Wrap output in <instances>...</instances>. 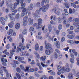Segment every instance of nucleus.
<instances>
[{
    "instance_id": "1",
    "label": "nucleus",
    "mask_w": 79,
    "mask_h": 79,
    "mask_svg": "<svg viewBox=\"0 0 79 79\" xmlns=\"http://www.w3.org/2000/svg\"><path fill=\"white\" fill-rule=\"evenodd\" d=\"M50 4H48L46 5L43 6L42 7H39V10H37L36 11L35 13L33 14V16L37 17L40 15V11L42 10L43 12H46L48 9Z\"/></svg>"
},
{
    "instance_id": "2",
    "label": "nucleus",
    "mask_w": 79,
    "mask_h": 79,
    "mask_svg": "<svg viewBox=\"0 0 79 79\" xmlns=\"http://www.w3.org/2000/svg\"><path fill=\"white\" fill-rule=\"evenodd\" d=\"M17 2H15L14 4V5L13 4H10L9 6V4H8V1H6V3L7 6L8 8H10L11 10H15L17 6L19 5V0H16Z\"/></svg>"
},
{
    "instance_id": "3",
    "label": "nucleus",
    "mask_w": 79,
    "mask_h": 79,
    "mask_svg": "<svg viewBox=\"0 0 79 79\" xmlns=\"http://www.w3.org/2000/svg\"><path fill=\"white\" fill-rule=\"evenodd\" d=\"M12 46L13 47V48L12 49V50H10V53L11 56H12L14 54V52H15V50L16 49V46L15 45V44L13 43L12 44Z\"/></svg>"
},
{
    "instance_id": "4",
    "label": "nucleus",
    "mask_w": 79,
    "mask_h": 79,
    "mask_svg": "<svg viewBox=\"0 0 79 79\" xmlns=\"http://www.w3.org/2000/svg\"><path fill=\"white\" fill-rule=\"evenodd\" d=\"M71 71V69L69 67L66 68L65 67H62V71H61V73L63 74L64 73L66 72L67 73H69Z\"/></svg>"
},
{
    "instance_id": "5",
    "label": "nucleus",
    "mask_w": 79,
    "mask_h": 79,
    "mask_svg": "<svg viewBox=\"0 0 79 79\" xmlns=\"http://www.w3.org/2000/svg\"><path fill=\"white\" fill-rule=\"evenodd\" d=\"M28 12L27 11V9L26 8H24L22 10V12L21 13L20 17L21 18H23L24 16L25 15H27Z\"/></svg>"
},
{
    "instance_id": "6",
    "label": "nucleus",
    "mask_w": 79,
    "mask_h": 79,
    "mask_svg": "<svg viewBox=\"0 0 79 79\" xmlns=\"http://www.w3.org/2000/svg\"><path fill=\"white\" fill-rule=\"evenodd\" d=\"M73 20L75 22H74L73 23V26H77L79 25V18H74L73 19Z\"/></svg>"
},
{
    "instance_id": "7",
    "label": "nucleus",
    "mask_w": 79,
    "mask_h": 79,
    "mask_svg": "<svg viewBox=\"0 0 79 79\" xmlns=\"http://www.w3.org/2000/svg\"><path fill=\"white\" fill-rule=\"evenodd\" d=\"M2 70H4L5 72L6 71V67L4 66H1L0 67V74L1 75V76H3V71H2Z\"/></svg>"
},
{
    "instance_id": "8",
    "label": "nucleus",
    "mask_w": 79,
    "mask_h": 79,
    "mask_svg": "<svg viewBox=\"0 0 79 79\" xmlns=\"http://www.w3.org/2000/svg\"><path fill=\"white\" fill-rule=\"evenodd\" d=\"M69 34H72V35L71 36H70L69 35H68V37L69 38V39H73V38H74V37H75V36L76 35L75 34L73 33V31H69Z\"/></svg>"
},
{
    "instance_id": "9",
    "label": "nucleus",
    "mask_w": 79,
    "mask_h": 79,
    "mask_svg": "<svg viewBox=\"0 0 79 79\" xmlns=\"http://www.w3.org/2000/svg\"><path fill=\"white\" fill-rule=\"evenodd\" d=\"M15 59L16 60H18L19 61L21 62L24 60V57H21L20 56H16L15 57Z\"/></svg>"
},
{
    "instance_id": "10",
    "label": "nucleus",
    "mask_w": 79,
    "mask_h": 79,
    "mask_svg": "<svg viewBox=\"0 0 79 79\" xmlns=\"http://www.w3.org/2000/svg\"><path fill=\"white\" fill-rule=\"evenodd\" d=\"M23 43H20L18 45L17 47L19 48H21L22 50H25L26 49V47L23 45Z\"/></svg>"
},
{
    "instance_id": "11",
    "label": "nucleus",
    "mask_w": 79,
    "mask_h": 79,
    "mask_svg": "<svg viewBox=\"0 0 79 79\" xmlns=\"http://www.w3.org/2000/svg\"><path fill=\"white\" fill-rule=\"evenodd\" d=\"M52 47V45L49 43H47L46 41H45V48L46 49H48V48H51Z\"/></svg>"
},
{
    "instance_id": "12",
    "label": "nucleus",
    "mask_w": 79,
    "mask_h": 79,
    "mask_svg": "<svg viewBox=\"0 0 79 79\" xmlns=\"http://www.w3.org/2000/svg\"><path fill=\"white\" fill-rule=\"evenodd\" d=\"M29 55V53H27V51H25L24 52H22L20 53L21 56H28Z\"/></svg>"
},
{
    "instance_id": "13",
    "label": "nucleus",
    "mask_w": 79,
    "mask_h": 79,
    "mask_svg": "<svg viewBox=\"0 0 79 79\" xmlns=\"http://www.w3.org/2000/svg\"><path fill=\"white\" fill-rule=\"evenodd\" d=\"M53 52V50H49V49H47L45 50V53L47 55H49L51 54V53Z\"/></svg>"
},
{
    "instance_id": "14",
    "label": "nucleus",
    "mask_w": 79,
    "mask_h": 79,
    "mask_svg": "<svg viewBox=\"0 0 79 79\" xmlns=\"http://www.w3.org/2000/svg\"><path fill=\"white\" fill-rule=\"evenodd\" d=\"M19 38L20 39H21L22 42V44H24V42L25 39H24V38H23V35L22 34H20L19 35Z\"/></svg>"
},
{
    "instance_id": "15",
    "label": "nucleus",
    "mask_w": 79,
    "mask_h": 79,
    "mask_svg": "<svg viewBox=\"0 0 79 79\" xmlns=\"http://www.w3.org/2000/svg\"><path fill=\"white\" fill-rule=\"evenodd\" d=\"M15 23L13 22H11L10 23L8 24V26H9L10 28H13L14 27V25Z\"/></svg>"
},
{
    "instance_id": "16",
    "label": "nucleus",
    "mask_w": 79,
    "mask_h": 79,
    "mask_svg": "<svg viewBox=\"0 0 79 79\" xmlns=\"http://www.w3.org/2000/svg\"><path fill=\"white\" fill-rule=\"evenodd\" d=\"M53 11L57 15H60V11H58V9L56 8H54L53 9Z\"/></svg>"
},
{
    "instance_id": "17",
    "label": "nucleus",
    "mask_w": 79,
    "mask_h": 79,
    "mask_svg": "<svg viewBox=\"0 0 79 79\" xmlns=\"http://www.w3.org/2000/svg\"><path fill=\"white\" fill-rule=\"evenodd\" d=\"M40 60L43 62L45 64V60H46V56H42L40 58Z\"/></svg>"
},
{
    "instance_id": "18",
    "label": "nucleus",
    "mask_w": 79,
    "mask_h": 79,
    "mask_svg": "<svg viewBox=\"0 0 79 79\" xmlns=\"http://www.w3.org/2000/svg\"><path fill=\"white\" fill-rule=\"evenodd\" d=\"M55 45L56 46L57 48H60V44L59 41H56L55 43Z\"/></svg>"
},
{
    "instance_id": "19",
    "label": "nucleus",
    "mask_w": 79,
    "mask_h": 79,
    "mask_svg": "<svg viewBox=\"0 0 79 79\" xmlns=\"http://www.w3.org/2000/svg\"><path fill=\"white\" fill-rule=\"evenodd\" d=\"M46 36L47 37H48L49 39L50 40H51L52 41L53 40V39H54V38L55 37V36H53L52 37L51 36L48 35H46Z\"/></svg>"
},
{
    "instance_id": "20",
    "label": "nucleus",
    "mask_w": 79,
    "mask_h": 79,
    "mask_svg": "<svg viewBox=\"0 0 79 79\" xmlns=\"http://www.w3.org/2000/svg\"><path fill=\"white\" fill-rule=\"evenodd\" d=\"M7 49H5L4 51H2V53H4L5 55H7L8 56H11V55H10L9 52H7Z\"/></svg>"
},
{
    "instance_id": "21",
    "label": "nucleus",
    "mask_w": 79,
    "mask_h": 79,
    "mask_svg": "<svg viewBox=\"0 0 79 79\" xmlns=\"http://www.w3.org/2000/svg\"><path fill=\"white\" fill-rule=\"evenodd\" d=\"M28 23H29V24L32 25L33 24V19H31L30 18L28 19Z\"/></svg>"
},
{
    "instance_id": "22",
    "label": "nucleus",
    "mask_w": 79,
    "mask_h": 79,
    "mask_svg": "<svg viewBox=\"0 0 79 79\" xmlns=\"http://www.w3.org/2000/svg\"><path fill=\"white\" fill-rule=\"evenodd\" d=\"M13 29H9L7 32V34L8 35H10L13 33Z\"/></svg>"
},
{
    "instance_id": "23",
    "label": "nucleus",
    "mask_w": 79,
    "mask_h": 79,
    "mask_svg": "<svg viewBox=\"0 0 79 79\" xmlns=\"http://www.w3.org/2000/svg\"><path fill=\"white\" fill-rule=\"evenodd\" d=\"M31 68V67L30 65L27 66L25 67L26 69L24 70L25 72H29V68Z\"/></svg>"
},
{
    "instance_id": "24",
    "label": "nucleus",
    "mask_w": 79,
    "mask_h": 79,
    "mask_svg": "<svg viewBox=\"0 0 79 79\" xmlns=\"http://www.w3.org/2000/svg\"><path fill=\"white\" fill-rule=\"evenodd\" d=\"M48 73L49 74L52 75V76H54L55 75V72L52 71V70H51L48 71Z\"/></svg>"
},
{
    "instance_id": "25",
    "label": "nucleus",
    "mask_w": 79,
    "mask_h": 79,
    "mask_svg": "<svg viewBox=\"0 0 79 79\" xmlns=\"http://www.w3.org/2000/svg\"><path fill=\"white\" fill-rule=\"evenodd\" d=\"M15 28L17 29V30H18L19 28H20V24L19 23H17L15 25Z\"/></svg>"
},
{
    "instance_id": "26",
    "label": "nucleus",
    "mask_w": 79,
    "mask_h": 79,
    "mask_svg": "<svg viewBox=\"0 0 79 79\" xmlns=\"http://www.w3.org/2000/svg\"><path fill=\"white\" fill-rule=\"evenodd\" d=\"M57 69L58 71H63V68L60 65H57Z\"/></svg>"
},
{
    "instance_id": "27",
    "label": "nucleus",
    "mask_w": 79,
    "mask_h": 79,
    "mask_svg": "<svg viewBox=\"0 0 79 79\" xmlns=\"http://www.w3.org/2000/svg\"><path fill=\"white\" fill-rule=\"evenodd\" d=\"M68 77L69 79H73V74L72 73H69L68 75Z\"/></svg>"
},
{
    "instance_id": "28",
    "label": "nucleus",
    "mask_w": 79,
    "mask_h": 79,
    "mask_svg": "<svg viewBox=\"0 0 79 79\" xmlns=\"http://www.w3.org/2000/svg\"><path fill=\"white\" fill-rule=\"evenodd\" d=\"M4 59V58L3 57L1 59V62H2V65H3V66H6V62H5L4 61H3V60Z\"/></svg>"
},
{
    "instance_id": "29",
    "label": "nucleus",
    "mask_w": 79,
    "mask_h": 79,
    "mask_svg": "<svg viewBox=\"0 0 79 79\" xmlns=\"http://www.w3.org/2000/svg\"><path fill=\"white\" fill-rule=\"evenodd\" d=\"M29 30L31 32H33V33H35L36 32L34 29V28L33 27H31L29 29Z\"/></svg>"
},
{
    "instance_id": "30",
    "label": "nucleus",
    "mask_w": 79,
    "mask_h": 79,
    "mask_svg": "<svg viewBox=\"0 0 79 79\" xmlns=\"http://www.w3.org/2000/svg\"><path fill=\"white\" fill-rule=\"evenodd\" d=\"M35 49L36 51L39 50V44H36V45H35Z\"/></svg>"
},
{
    "instance_id": "31",
    "label": "nucleus",
    "mask_w": 79,
    "mask_h": 79,
    "mask_svg": "<svg viewBox=\"0 0 79 79\" xmlns=\"http://www.w3.org/2000/svg\"><path fill=\"white\" fill-rule=\"evenodd\" d=\"M48 29L49 32H51L52 30V25L50 24H49L48 25Z\"/></svg>"
},
{
    "instance_id": "32",
    "label": "nucleus",
    "mask_w": 79,
    "mask_h": 79,
    "mask_svg": "<svg viewBox=\"0 0 79 79\" xmlns=\"http://www.w3.org/2000/svg\"><path fill=\"white\" fill-rule=\"evenodd\" d=\"M73 72H75V73L74 74V75L76 76L77 77H78V78H79V72H77L76 74V73L75 72V70H73Z\"/></svg>"
},
{
    "instance_id": "33",
    "label": "nucleus",
    "mask_w": 79,
    "mask_h": 79,
    "mask_svg": "<svg viewBox=\"0 0 79 79\" xmlns=\"http://www.w3.org/2000/svg\"><path fill=\"white\" fill-rule=\"evenodd\" d=\"M77 29H75L76 33H77V32H79V25H77Z\"/></svg>"
},
{
    "instance_id": "34",
    "label": "nucleus",
    "mask_w": 79,
    "mask_h": 79,
    "mask_svg": "<svg viewBox=\"0 0 79 79\" xmlns=\"http://www.w3.org/2000/svg\"><path fill=\"white\" fill-rule=\"evenodd\" d=\"M16 75L18 79H21V75L19 73H16Z\"/></svg>"
},
{
    "instance_id": "35",
    "label": "nucleus",
    "mask_w": 79,
    "mask_h": 79,
    "mask_svg": "<svg viewBox=\"0 0 79 79\" xmlns=\"http://www.w3.org/2000/svg\"><path fill=\"white\" fill-rule=\"evenodd\" d=\"M21 51V48L17 47V49L16 50H15V52H16V53H19V52Z\"/></svg>"
},
{
    "instance_id": "36",
    "label": "nucleus",
    "mask_w": 79,
    "mask_h": 79,
    "mask_svg": "<svg viewBox=\"0 0 79 79\" xmlns=\"http://www.w3.org/2000/svg\"><path fill=\"white\" fill-rule=\"evenodd\" d=\"M53 19V20L55 21H56V17L55 15H52L51 17V19Z\"/></svg>"
},
{
    "instance_id": "37",
    "label": "nucleus",
    "mask_w": 79,
    "mask_h": 79,
    "mask_svg": "<svg viewBox=\"0 0 79 79\" xmlns=\"http://www.w3.org/2000/svg\"><path fill=\"white\" fill-rule=\"evenodd\" d=\"M27 29H25L23 30L22 33L24 35L26 34H27Z\"/></svg>"
},
{
    "instance_id": "38",
    "label": "nucleus",
    "mask_w": 79,
    "mask_h": 79,
    "mask_svg": "<svg viewBox=\"0 0 79 79\" xmlns=\"http://www.w3.org/2000/svg\"><path fill=\"white\" fill-rule=\"evenodd\" d=\"M27 21H23V24L24 26H26L27 24Z\"/></svg>"
},
{
    "instance_id": "39",
    "label": "nucleus",
    "mask_w": 79,
    "mask_h": 79,
    "mask_svg": "<svg viewBox=\"0 0 79 79\" xmlns=\"http://www.w3.org/2000/svg\"><path fill=\"white\" fill-rule=\"evenodd\" d=\"M14 63L15 64L13 65V67H14V68H15L16 67V64H19V63L18 61H15V60L14 61Z\"/></svg>"
},
{
    "instance_id": "40",
    "label": "nucleus",
    "mask_w": 79,
    "mask_h": 79,
    "mask_svg": "<svg viewBox=\"0 0 79 79\" xmlns=\"http://www.w3.org/2000/svg\"><path fill=\"white\" fill-rule=\"evenodd\" d=\"M72 52L74 53V54L75 56H77V52H76V50L75 49H73L72 50Z\"/></svg>"
},
{
    "instance_id": "41",
    "label": "nucleus",
    "mask_w": 79,
    "mask_h": 79,
    "mask_svg": "<svg viewBox=\"0 0 79 79\" xmlns=\"http://www.w3.org/2000/svg\"><path fill=\"white\" fill-rule=\"evenodd\" d=\"M43 20L42 19H39L38 20V24H42V21Z\"/></svg>"
},
{
    "instance_id": "42",
    "label": "nucleus",
    "mask_w": 79,
    "mask_h": 79,
    "mask_svg": "<svg viewBox=\"0 0 79 79\" xmlns=\"http://www.w3.org/2000/svg\"><path fill=\"white\" fill-rule=\"evenodd\" d=\"M20 68L21 69H22V70H23V71L25 70V68H24V67L23 65H20Z\"/></svg>"
},
{
    "instance_id": "43",
    "label": "nucleus",
    "mask_w": 79,
    "mask_h": 79,
    "mask_svg": "<svg viewBox=\"0 0 79 79\" xmlns=\"http://www.w3.org/2000/svg\"><path fill=\"white\" fill-rule=\"evenodd\" d=\"M6 48L7 50H9L10 48V44H7L6 46Z\"/></svg>"
},
{
    "instance_id": "44",
    "label": "nucleus",
    "mask_w": 79,
    "mask_h": 79,
    "mask_svg": "<svg viewBox=\"0 0 79 79\" xmlns=\"http://www.w3.org/2000/svg\"><path fill=\"white\" fill-rule=\"evenodd\" d=\"M34 8V6L32 4H31L30 7H29V10H32Z\"/></svg>"
},
{
    "instance_id": "45",
    "label": "nucleus",
    "mask_w": 79,
    "mask_h": 79,
    "mask_svg": "<svg viewBox=\"0 0 79 79\" xmlns=\"http://www.w3.org/2000/svg\"><path fill=\"white\" fill-rule=\"evenodd\" d=\"M64 5L67 8H69V4L67 3H65L64 4Z\"/></svg>"
},
{
    "instance_id": "46",
    "label": "nucleus",
    "mask_w": 79,
    "mask_h": 79,
    "mask_svg": "<svg viewBox=\"0 0 79 79\" xmlns=\"http://www.w3.org/2000/svg\"><path fill=\"white\" fill-rule=\"evenodd\" d=\"M63 21V19H61L60 18H59L58 22L59 23H61V22Z\"/></svg>"
},
{
    "instance_id": "47",
    "label": "nucleus",
    "mask_w": 79,
    "mask_h": 79,
    "mask_svg": "<svg viewBox=\"0 0 79 79\" xmlns=\"http://www.w3.org/2000/svg\"><path fill=\"white\" fill-rule=\"evenodd\" d=\"M68 20L69 23V22H70L71 23V22H73V17H70L69 18Z\"/></svg>"
},
{
    "instance_id": "48",
    "label": "nucleus",
    "mask_w": 79,
    "mask_h": 79,
    "mask_svg": "<svg viewBox=\"0 0 79 79\" xmlns=\"http://www.w3.org/2000/svg\"><path fill=\"white\" fill-rule=\"evenodd\" d=\"M11 35L12 37H15V36H16V32L15 31L13 32L11 34Z\"/></svg>"
},
{
    "instance_id": "49",
    "label": "nucleus",
    "mask_w": 79,
    "mask_h": 79,
    "mask_svg": "<svg viewBox=\"0 0 79 79\" xmlns=\"http://www.w3.org/2000/svg\"><path fill=\"white\" fill-rule=\"evenodd\" d=\"M17 13V10H14L12 12V15H16V13Z\"/></svg>"
},
{
    "instance_id": "50",
    "label": "nucleus",
    "mask_w": 79,
    "mask_h": 79,
    "mask_svg": "<svg viewBox=\"0 0 79 79\" xmlns=\"http://www.w3.org/2000/svg\"><path fill=\"white\" fill-rule=\"evenodd\" d=\"M70 63L73 64L74 63V60L72 58H71L70 59Z\"/></svg>"
},
{
    "instance_id": "51",
    "label": "nucleus",
    "mask_w": 79,
    "mask_h": 79,
    "mask_svg": "<svg viewBox=\"0 0 79 79\" xmlns=\"http://www.w3.org/2000/svg\"><path fill=\"white\" fill-rule=\"evenodd\" d=\"M71 5L72 6H73V7L75 8H76V5L74 4V3H71Z\"/></svg>"
},
{
    "instance_id": "52",
    "label": "nucleus",
    "mask_w": 79,
    "mask_h": 79,
    "mask_svg": "<svg viewBox=\"0 0 79 79\" xmlns=\"http://www.w3.org/2000/svg\"><path fill=\"white\" fill-rule=\"evenodd\" d=\"M54 57L55 58V59H57V58H58V54H57V53L56 52L54 53Z\"/></svg>"
},
{
    "instance_id": "53",
    "label": "nucleus",
    "mask_w": 79,
    "mask_h": 79,
    "mask_svg": "<svg viewBox=\"0 0 79 79\" xmlns=\"http://www.w3.org/2000/svg\"><path fill=\"white\" fill-rule=\"evenodd\" d=\"M42 25H39L38 26H36V29H39L40 28H42Z\"/></svg>"
},
{
    "instance_id": "54",
    "label": "nucleus",
    "mask_w": 79,
    "mask_h": 79,
    "mask_svg": "<svg viewBox=\"0 0 79 79\" xmlns=\"http://www.w3.org/2000/svg\"><path fill=\"white\" fill-rule=\"evenodd\" d=\"M9 17H10V19L11 20H14V19H15V18L11 16V14H9Z\"/></svg>"
},
{
    "instance_id": "55",
    "label": "nucleus",
    "mask_w": 79,
    "mask_h": 79,
    "mask_svg": "<svg viewBox=\"0 0 79 79\" xmlns=\"http://www.w3.org/2000/svg\"><path fill=\"white\" fill-rule=\"evenodd\" d=\"M41 64L42 66H43V67H45V66L46 67H47V66H48V65L46 64L45 65V64H44V63H43V62H41Z\"/></svg>"
},
{
    "instance_id": "56",
    "label": "nucleus",
    "mask_w": 79,
    "mask_h": 79,
    "mask_svg": "<svg viewBox=\"0 0 79 79\" xmlns=\"http://www.w3.org/2000/svg\"><path fill=\"white\" fill-rule=\"evenodd\" d=\"M36 61L37 66H40V61H39V60L38 59H37L36 60Z\"/></svg>"
},
{
    "instance_id": "57",
    "label": "nucleus",
    "mask_w": 79,
    "mask_h": 79,
    "mask_svg": "<svg viewBox=\"0 0 79 79\" xmlns=\"http://www.w3.org/2000/svg\"><path fill=\"white\" fill-rule=\"evenodd\" d=\"M34 69L33 68H31L29 70L28 72L30 73V72H34Z\"/></svg>"
},
{
    "instance_id": "58",
    "label": "nucleus",
    "mask_w": 79,
    "mask_h": 79,
    "mask_svg": "<svg viewBox=\"0 0 79 79\" xmlns=\"http://www.w3.org/2000/svg\"><path fill=\"white\" fill-rule=\"evenodd\" d=\"M58 28L59 30H61L62 29V25L61 24H59L58 26Z\"/></svg>"
},
{
    "instance_id": "59",
    "label": "nucleus",
    "mask_w": 79,
    "mask_h": 79,
    "mask_svg": "<svg viewBox=\"0 0 79 79\" xmlns=\"http://www.w3.org/2000/svg\"><path fill=\"white\" fill-rule=\"evenodd\" d=\"M20 15L19 14H17L15 17V18L16 19H18L19 18Z\"/></svg>"
},
{
    "instance_id": "60",
    "label": "nucleus",
    "mask_w": 79,
    "mask_h": 79,
    "mask_svg": "<svg viewBox=\"0 0 79 79\" xmlns=\"http://www.w3.org/2000/svg\"><path fill=\"white\" fill-rule=\"evenodd\" d=\"M40 6V2H38L36 4V7H39Z\"/></svg>"
},
{
    "instance_id": "61",
    "label": "nucleus",
    "mask_w": 79,
    "mask_h": 79,
    "mask_svg": "<svg viewBox=\"0 0 79 79\" xmlns=\"http://www.w3.org/2000/svg\"><path fill=\"white\" fill-rule=\"evenodd\" d=\"M35 75L36 77H40L39 74H38L36 72L35 73Z\"/></svg>"
},
{
    "instance_id": "62",
    "label": "nucleus",
    "mask_w": 79,
    "mask_h": 79,
    "mask_svg": "<svg viewBox=\"0 0 79 79\" xmlns=\"http://www.w3.org/2000/svg\"><path fill=\"white\" fill-rule=\"evenodd\" d=\"M28 18V17H27V16H25L24 18H23V21H27V19Z\"/></svg>"
},
{
    "instance_id": "63",
    "label": "nucleus",
    "mask_w": 79,
    "mask_h": 79,
    "mask_svg": "<svg viewBox=\"0 0 79 79\" xmlns=\"http://www.w3.org/2000/svg\"><path fill=\"white\" fill-rule=\"evenodd\" d=\"M4 1H3L0 3V7H2L3 4H4Z\"/></svg>"
},
{
    "instance_id": "64",
    "label": "nucleus",
    "mask_w": 79,
    "mask_h": 79,
    "mask_svg": "<svg viewBox=\"0 0 79 79\" xmlns=\"http://www.w3.org/2000/svg\"><path fill=\"white\" fill-rule=\"evenodd\" d=\"M48 79H54V78L53 76H50L48 77Z\"/></svg>"
}]
</instances>
